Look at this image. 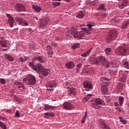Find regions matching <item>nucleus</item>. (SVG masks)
Listing matches in <instances>:
<instances>
[{
  "label": "nucleus",
  "mask_w": 129,
  "mask_h": 129,
  "mask_svg": "<svg viewBox=\"0 0 129 129\" xmlns=\"http://www.w3.org/2000/svg\"><path fill=\"white\" fill-rule=\"evenodd\" d=\"M93 26H94L93 24H89L87 25L88 28H81V30H82V31L80 32H78V31L75 27H72L69 29L68 32H67L66 36L67 37H69V36H71L72 35L75 39H82L85 37L84 32H89L90 31H91V28Z\"/></svg>",
  "instance_id": "nucleus-1"
},
{
  "label": "nucleus",
  "mask_w": 129,
  "mask_h": 129,
  "mask_svg": "<svg viewBox=\"0 0 129 129\" xmlns=\"http://www.w3.org/2000/svg\"><path fill=\"white\" fill-rule=\"evenodd\" d=\"M38 73H41L44 76H47L50 74V70L48 69H45L43 66L41 64H37Z\"/></svg>",
  "instance_id": "nucleus-2"
},
{
  "label": "nucleus",
  "mask_w": 129,
  "mask_h": 129,
  "mask_svg": "<svg viewBox=\"0 0 129 129\" xmlns=\"http://www.w3.org/2000/svg\"><path fill=\"white\" fill-rule=\"evenodd\" d=\"M24 80L26 81V85H34L36 81V77L32 75H29L27 76L26 79H24Z\"/></svg>",
  "instance_id": "nucleus-3"
},
{
  "label": "nucleus",
  "mask_w": 129,
  "mask_h": 129,
  "mask_svg": "<svg viewBox=\"0 0 129 129\" xmlns=\"http://www.w3.org/2000/svg\"><path fill=\"white\" fill-rule=\"evenodd\" d=\"M100 104L105 105V102L100 98H97L95 99V103L92 104V106L95 109H100L101 108V106L98 105H100Z\"/></svg>",
  "instance_id": "nucleus-4"
},
{
  "label": "nucleus",
  "mask_w": 129,
  "mask_h": 129,
  "mask_svg": "<svg viewBox=\"0 0 129 129\" xmlns=\"http://www.w3.org/2000/svg\"><path fill=\"white\" fill-rule=\"evenodd\" d=\"M128 49H126L122 47H119L116 50V53L118 55H125Z\"/></svg>",
  "instance_id": "nucleus-5"
},
{
  "label": "nucleus",
  "mask_w": 129,
  "mask_h": 129,
  "mask_svg": "<svg viewBox=\"0 0 129 129\" xmlns=\"http://www.w3.org/2000/svg\"><path fill=\"white\" fill-rule=\"evenodd\" d=\"M15 20L16 21V22H17V23H18V24L19 25H21V26H28L29 23H28V22H27V21L25 20V19H23V18H21L19 17H17L15 18Z\"/></svg>",
  "instance_id": "nucleus-6"
},
{
  "label": "nucleus",
  "mask_w": 129,
  "mask_h": 129,
  "mask_svg": "<svg viewBox=\"0 0 129 129\" xmlns=\"http://www.w3.org/2000/svg\"><path fill=\"white\" fill-rule=\"evenodd\" d=\"M116 37H117V32L116 31H112L108 36L107 40H108V41L115 40V39H116Z\"/></svg>",
  "instance_id": "nucleus-7"
},
{
  "label": "nucleus",
  "mask_w": 129,
  "mask_h": 129,
  "mask_svg": "<svg viewBox=\"0 0 129 129\" xmlns=\"http://www.w3.org/2000/svg\"><path fill=\"white\" fill-rule=\"evenodd\" d=\"M63 106L64 108L66 109V110H71L74 108V106L73 105L71 104V103L69 102H66L63 104Z\"/></svg>",
  "instance_id": "nucleus-8"
},
{
  "label": "nucleus",
  "mask_w": 129,
  "mask_h": 129,
  "mask_svg": "<svg viewBox=\"0 0 129 129\" xmlns=\"http://www.w3.org/2000/svg\"><path fill=\"white\" fill-rule=\"evenodd\" d=\"M15 9L18 11V12H26V8L23 4H16L15 6Z\"/></svg>",
  "instance_id": "nucleus-9"
},
{
  "label": "nucleus",
  "mask_w": 129,
  "mask_h": 129,
  "mask_svg": "<svg viewBox=\"0 0 129 129\" xmlns=\"http://www.w3.org/2000/svg\"><path fill=\"white\" fill-rule=\"evenodd\" d=\"M49 20L46 18L41 20L39 24V27L40 28H44L47 26L48 23H49Z\"/></svg>",
  "instance_id": "nucleus-10"
},
{
  "label": "nucleus",
  "mask_w": 129,
  "mask_h": 129,
  "mask_svg": "<svg viewBox=\"0 0 129 129\" xmlns=\"http://www.w3.org/2000/svg\"><path fill=\"white\" fill-rule=\"evenodd\" d=\"M7 16L8 17V22L10 24V27L13 28L14 27V23H15V19L10 14H7Z\"/></svg>",
  "instance_id": "nucleus-11"
},
{
  "label": "nucleus",
  "mask_w": 129,
  "mask_h": 129,
  "mask_svg": "<svg viewBox=\"0 0 129 129\" xmlns=\"http://www.w3.org/2000/svg\"><path fill=\"white\" fill-rule=\"evenodd\" d=\"M83 86L84 88H87L88 89H92L93 87H92V84L91 82L89 81H85L83 82Z\"/></svg>",
  "instance_id": "nucleus-12"
},
{
  "label": "nucleus",
  "mask_w": 129,
  "mask_h": 129,
  "mask_svg": "<svg viewBox=\"0 0 129 129\" xmlns=\"http://www.w3.org/2000/svg\"><path fill=\"white\" fill-rule=\"evenodd\" d=\"M32 8L35 12V13H40V12L42 10V7H40V6L33 5L32 6Z\"/></svg>",
  "instance_id": "nucleus-13"
},
{
  "label": "nucleus",
  "mask_w": 129,
  "mask_h": 129,
  "mask_svg": "<svg viewBox=\"0 0 129 129\" xmlns=\"http://www.w3.org/2000/svg\"><path fill=\"white\" fill-rule=\"evenodd\" d=\"M74 66V62L73 61H68L66 64V67L68 69H73Z\"/></svg>",
  "instance_id": "nucleus-14"
},
{
  "label": "nucleus",
  "mask_w": 129,
  "mask_h": 129,
  "mask_svg": "<svg viewBox=\"0 0 129 129\" xmlns=\"http://www.w3.org/2000/svg\"><path fill=\"white\" fill-rule=\"evenodd\" d=\"M69 94H70V95H73L75 96V95L77 94V90L75 88H70L69 91Z\"/></svg>",
  "instance_id": "nucleus-15"
},
{
  "label": "nucleus",
  "mask_w": 129,
  "mask_h": 129,
  "mask_svg": "<svg viewBox=\"0 0 129 129\" xmlns=\"http://www.w3.org/2000/svg\"><path fill=\"white\" fill-rule=\"evenodd\" d=\"M127 6V1L125 0L124 1H122L121 3H120L118 6L119 9H124L125 7Z\"/></svg>",
  "instance_id": "nucleus-16"
},
{
  "label": "nucleus",
  "mask_w": 129,
  "mask_h": 129,
  "mask_svg": "<svg viewBox=\"0 0 129 129\" xmlns=\"http://www.w3.org/2000/svg\"><path fill=\"white\" fill-rule=\"evenodd\" d=\"M97 59H98V64H99V62L102 63L106 60V59L105 58V57L102 55L97 56Z\"/></svg>",
  "instance_id": "nucleus-17"
},
{
  "label": "nucleus",
  "mask_w": 129,
  "mask_h": 129,
  "mask_svg": "<svg viewBox=\"0 0 129 129\" xmlns=\"http://www.w3.org/2000/svg\"><path fill=\"white\" fill-rule=\"evenodd\" d=\"M55 85H56L54 82H48L46 84L47 88H53V87H55Z\"/></svg>",
  "instance_id": "nucleus-18"
},
{
  "label": "nucleus",
  "mask_w": 129,
  "mask_h": 129,
  "mask_svg": "<svg viewBox=\"0 0 129 129\" xmlns=\"http://www.w3.org/2000/svg\"><path fill=\"white\" fill-rule=\"evenodd\" d=\"M4 56H5V58L6 59H7V60L8 61H10V62H12L14 60V57H13V56L11 55H9L8 54H4Z\"/></svg>",
  "instance_id": "nucleus-19"
},
{
  "label": "nucleus",
  "mask_w": 129,
  "mask_h": 129,
  "mask_svg": "<svg viewBox=\"0 0 129 129\" xmlns=\"http://www.w3.org/2000/svg\"><path fill=\"white\" fill-rule=\"evenodd\" d=\"M34 60H36L37 61H39L41 63H44L45 62V60L44 59V57L43 56H38L37 57H35Z\"/></svg>",
  "instance_id": "nucleus-20"
},
{
  "label": "nucleus",
  "mask_w": 129,
  "mask_h": 129,
  "mask_svg": "<svg viewBox=\"0 0 129 129\" xmlns=\"http://www.w3.org/2000/svg\"><path fill=\"white\" fill-rule=\"evenodd\" d=\"M107 88L105 86H102L101 89L102 94H107Z\"/></svg>",
  "instance_id": "nucleus-21"
},
{
  "label": "nucleus",
  "mask_w": 129,
  "mask_h": 129,
  "mask_svg": "<svg viewBox=\"0 0 129 129\" xmlns=\"http://www.w3.org/2000/svg\"><path fill=\"white\" fill-rule=\"evenodd\" d=\"M91 62L93 64H98V59H97V57L92 56L91 59Z\"/></svg>",
  "instance_id": "nucleus-22"
},
{
  "label": "nucleus",
  "mask_w": 129,
  "mask_h": 129,
  "mask_svg": "<svg viewBox=\"0 0 129 129\" xmlns=\"http://www.w3.org/2000/svg\"><path fill=\"white\" fill-rule=\"evenodd\" d=\"M46 51H47L48 54H53V48L50 45L47 46Z\"/></svg>",
  "instance_id": "nucleus-23"
},
{
  "label": "nucleus",
  "mask_w": 129,
  "mask_h": 129,
  "mask_svg": "<svg viewBox=\"0 0 129 129\" xmlns=\"http://www.w3.org/2000/svg\"><path fill=\"white\" fill-rule=\"evenodd\" d=\"M55 108V106H51L49 105H44V110H49L51 109H54Z\"/></svg>",
  "instance_id": "nucleus-24"
},
{
  "label": "nucleus",
  "mask_w": 129,
  "mask_h": 129,
  "mask_svg": "<svg viewBox=\"0 0 129 129\" xmlns=\"http://www.w3.org/2000/svg\"><path fill=\"white\" fill-rule=\"evenodd\" d=\"M84 13L83 11L78 12L77 15V18H79V19H82L84 17Z\"/></svg>",
  "instance_id": "nucleus-25"
},
{
  "label": "nucleus",
  "mask_w": 129,
  "mask_h": 129,
  "mask_svg": "<svg viewBox=\"0 0 129 129\" xmlns=\"http://www.w3.org/2000/svg\"><path fill=\"white\" fill-rule=\"evenodd\" d=\"M29 66H30L34 71H38V64H36V66H35L33 62H29Z\"/></svg>",
  "instance_id": "nucleus-26"
},
{
  "label": "nucleus",
  "mask_w": 129,
  "mask_h": 129,
  "mask_svg": "<svg viewBox=\"0 0 129 129\" xmlns=\"http://www.w3.org/2000/svg\"><path fill=\"white\" fill-rule=\"evenodd\" d=\"M101 83H103L104 84H108V79L106 78H101L100 79Z\"/></svg>",
  "instance_id": "nucleus-27"
},
{
  "label": "nucleus",
  "mask_w": 129,
  "mask_h": 129,
  "mask_svg": "<svg viewBox=\"0 0 129 129\" xmlns=\"http://www.w3.org/2000/svg\"><path fill=\"white\" fill-rule=\"evenodd\" d=\"M118 101L120 106H122V104H123V101H124V98L123 97L119 96L118 98Z\"/></svg>",
  "instance_id": "nucleus-28"
},
{
  "label": "nucleus",
  "mask_w": 129,
  "mask_h": 129,
  "mask_svg": "<svg viewBox=\"0 0 129 129\" xmlns=\"http://www.w3.org/2000/svg\"><path fill=\"white\" fill-rule=\"evenodd\" d=\"M101 123L102 125V127L103 129H111V128H110V127L108 125H106L105 122H101Z\"/></svg>",
  "instance_id": "nucleus-29"
},
{
  "label": "nucleus",
  "mask_w": 129,
  "mask_h": 129,
  "mask_svg": "<svg viewBox=\"0 0 129 129\" xmlns=\"http://www.w3.org/2000/svg\"><path fill=\"white\" fill-rule=\"evenodd\" d=\"M50 116H54V113L51 112V113H45L44 117L45 118H49Z\"/></svg>",
  "instance_id": "nucleus-30"
},
{
  "label": "nucleus",
  "mask_w": 129,
  "mask_h": 129,
  "mask_svg": "<svg viewBox=\"0 0 129 129\" xmlns=\"http://www.w3.org/2000/svg\"><path fill=\"white\" fill-rule=\"evenodd\" d=\"M129 24V20L124 22L122 25V29H126V27H127V25Z\"/></svg>",
  "instance_id": "nucleus-31"
},
{
  "label": "nucleus",
  "mask_w": 129,
  "mask_h": 129,
  "mask_svg": "<svg viewBox=\"0 0 129 129\" xmlns=\"http://www.w3.org/2000/svg\"><path fill=\"white\" fill-rule=\"evenodd\" d=\"M102 64L106 68H108L109 67V62H108L107 60H106L104 62L102 63Z\"/></svg>",
  "instance_id": "nucleus-32"
},
{
  "label": "nucleus",
  "mask_w": 129,
  "mask_h": 129,
  "mask_svg": "<svg viewBox=\"0 0 129 129\" xmlns=\"http://www.w3.org/2000/svg\"><path fill=\"white\" fill-rule=\"evenodd\" d=\"M126 75L124 74L120 78V80H121V82H124L125 79H126Z\"/></svg>",
  "instance_id": "nucleus-33"
},
{
  "label": "nucleus",
  "mask_w": 129,
  "mask_h": 129,
  "mask_svg": "<svg viewBox=\"0 0 129 129\" xmlns=\"http://www.w3.org/2000/svg\"><path fill=\"white\" fill-rule=\"evenodd\" d=\"M119 119H120V122H122L123 124H126L127 121L126 120L123 119L121 116H119Z\"/></svg>",
  "instance_id": "nucleus-34"
},
{
  "label": "nucleus",
  "mask_w": 129,
  "mask_h": 129,
  "mask_svg": "<svg viewBox=\"0 0 129 129\" xmlns=\"http://www.w3.org/2000/svg\"><path fill=\"white\" fill-rule=\"evenodd\" d=\"M0 127H1V128H3V129H7V125H6V124H5V123L1 121Z\"/></svg>",
  "instance_id": "nucleus-35"
},
{
  "label": "nucleus",
  "mask_w": 129,
  "mask_h": 129,
  "mask_svg": "<svg viewBox=\"0 0 129 129\" xmlns=\"http://www.w3.org/2000/svg\"><path fill=\"white\" fill-rule=\"evenodd\" d=\"M28 58H27V57H26V56H24V57H19V61H20V62H25V61H27Z\"/></svg>",
  "instance_id": "nucleus-36"
},
{
  "label": "nucleus",
  "mask_w": 129,
  "mask_h": 129,
  "mask_svg": "<svg viewBox=\"0 0 129 129\" xmlns=\"http://www.w3.org/2000/svg\"><path fill=\"white\" fill-rule=\"evenodd\" d=\"M99 10H101V11H106V9H105V7H104V5L102 4L100 5V6L98 8Z\"/></svg>",
  "instance_id": "nucleus-37"
},
{
  "label": "nucleus",
  "mask_w": 129,
  "mask_h": 129,
  "mask_svg": "<svg viewBox=\"0 0 129 129\" xmlns=\"http://www.w3.org/2000/svg\"><path fill=\"white\" fill-rule=\"evenodd\" d=\"M77 72L78 73L79 72V71H80V70L81 69V67H82V64H81V63H79L77 66Z\"/></svg>",
  "instance_id": "nucleus-38"
},
{
  "label": "nucleus",
  "mask_w": 129,
  "mask_h": 129,
  "mask_svg": "<svg viewBox=\"0 0 129 129\" xmlns=\"http://www.w3.org/2000/svg\"><path fill=\"white\" fill-rule=\"evenodd\" d=\"M1 45L2 47H4L5 48H7V41H3L1 43Z\"/></svg>",
  "instance_id": "nucleus-39"
},
{
  "label": "nucleus",
  "mask_w": 129,
  "mask_h": 129,
  "mask_svg": "<svg viewBox=\"0 0 129 129\" xmlns=\"http://www.w3.org/2000/svg\"><path fill=\"white\" fill-rule=\"evenodd\" d=\"M80 46V44H79V43H76L74 44L72 46V48L73 49H77V48H79V46Z\"/></svg>",
  "instance_id": "nucleus-40"
},
{
  "label": "nucleus",
  "mask_w": 129,
  "mask_h": 129,
  "mask_svg": "<svg viewBox=\"0 0 129 129\" xmlns=\"http://www.w3.org/2000/svg\"><path fill=\"white\" fill-rule=\"evenodd\" d=\"M111 51V49H110V48H106L105 50V53L107 54L108 55H109V53H110Z\"/></svg>",
  "instance_id": "nucleus-41"
},
{
  "label": "nucleus",
  "mask_w": 129,
  "mask_h": 129,
  "mask_svg": "<svg viewBox=\"0 0 129 129\" xmlns=\"http://www.w3.org/2000/svg\"><path fill=\"white\" fill-rule=\"evenodd\" d=\"M123 65L124 66L125 68H127V69H129L128 62H127V61L124 62L123 63Z\"/></svg>",
  "instance_id": "nucleus-42"
},
{
  "label": "nucleus",
  "mask_w": 129,
  "mask_h": 129,
  "mask_svg": "<svg viewBox=\"0 0 129 129\" xmlns=\"http://www.w3.org/2000/svg\"><path fill=\"white\" fill-rule=\"evenodd\" d=\"M61 5V3L60 2H53L52 3V6L54 7H57V6H60Z\"/></svg>",
  "instance_id": "nucleus-43"
},
{
  "label": "nucleus",
  "mask_w": 129,
  "mask_h": 129,
  "mask_svg": "<svg viewBox=\"0 0 129 129\" xmlns=\"http://www.w3.org/2000/svg\"><path fill=\"white\" fill-rule=\"evenodd\" d=\"M115 109H116L117 111H119V112H122V108L120 107H116L115 108Z\"/></svg>",
  "instance_id": "nucleus-44"
},
{
  "label": "nucleus",
  "mask_w": 129,
  "mask_h": 129,
  "mask_svg": "<svg viewBox=\"0 0 129 129\" xmlns=\"http://www.w3.org/2000/svg\"><path fill=\"white\" fill-rule=\"evenodd\" d=\"M91 96H92V95L91 94H88L86 97L85 98H84L83 99H85L86 101H87V100H88V99H89L90 97H91Z\"/></svg>",
  "instance_id": "nucleus-45"
},
{
  "label": "nucleus",
  "mask_w": 129,
  "mask_h": 129,
  "mask_svg": "<svg viewBox=\"0 0 129 129\" xmlns=\"http://www.w3.org/2000/svg\"><path fill=\"white\" fill-rule=\"evenodd\" d=\"M15 117L16 116V117H18V118H19V117H20V111H19V110H17L15 112Z\"/></svg>",
  "instance_id": "nucleus-46"
},
{
  "label": "nucleus",
  "mask_w": 129,
  "mask_h": 129,
  "mask_svg": "<svg viewBox=\"0 0 129 129\" xmlns=\"http://www.w3.org/2000/svg\"><path fill=\"white\" fill-rule=\"evenodd\" d=\"M0 83H2V84H5L6 80H5V79H0Z\"/></svg>",
  "instance_id": "nucleus-47"
},
{
  "label": "nucleus",
  "mask_w": 129,
  "mask_h": 129,
  "mask_svg": "<svg viewBox=\"0 0 129 129\" xmlns=\"http://www.w3.org/2000/svg\"><path fill=\"white\" fill-rule=\"evenodd\" d=\"M81 56L82 57H87V56H89V55L87 52H86L85 53H83V54H81Z\"/></svg>",
  "instance_id": "nucleus-48"
},
{
  "label": "nucleus",
  "mask_w": 129,
  "mask_h": 129,
  "mask_svg": "<svg viewBox=\"0 0 129 129\" xmlns=\"http://www.w3.org/2000/svg\"><path fill=\"white\" fill-rule=\"evenodd\" d=\"M87 116V113L85 112L84 116L83 117V119H86Z\"/></svg>",
  "instance_id": "nucleus-49"
},
{
  "label": "nucleus",
  "mask_w": 129,
  "mask_h": 129,
  "mask_svg": "<svg viewBox=\"0 0 129 129\" xmlns=\"http://www.w3.org/2000/svg\"><path fill=\"white\" fill-rule=\"evenodd\" d=\"M18 88H23V89H24V88H25V87H24V85H23V84H22L20 86H18Z\"/></svg>",
  "instance_id": "nucleus-50"
},
{
  "label": "nucleus",
  "mask_w": 129,
  "mask_h": 129,
  "mask_svg": "<svg viewBox=\"0 0 129 129\" xmlns=\"http://www.w3.org/2000/svg\"><path fill=\"white\" fill-rule=\"evenodd\" d=\"M22 84H23V83L20 82L16 83V85H19V86H20V85H22Z\"/></svg>",
  "instance_id": "nucleus-51"
},
{
  "label": "nucleus",
  "mask_w": 129,
  "mask_h": 129,
  "mask_svg": "<svg viewBox=\"0 0 129 129\" xmlns=\"http://www.w3.org/2000/svg\"><path fill=\"white\" fill-rule=\"evenodd\" d=\"M52 46L53 47H54V48H57V44H56L55 43H52Z\"/></svg>",
  "instance_id": "nucleus-52"
},
{
  "label": "nucleus",
  "mask_w": 129,
  "mask_h": 129,
  "mask_svg": "<svg viewBox=\"0 0 129 129\" xmlns=\"http://www.w3.org/2000/svg\"><path fill=\"white\" fill-rule=\"evenodd\" d=\"M92 50V48H91L90 50H88L86 53H88V55H89V53H90V52H91V50Z\"/></svg>",
  "instance_id": "nucleus-53"
},
{
  "label": "nucleus",
  "mask_w": 129,
  "mask_h": 129,
  "mask_svg": "<svg viewBox=\"0 0 129 129\" xmlns=\"http://www.w3.org/2000/svg\"><path fill=\"white\" fill-rule=\"evenodd\" d=\"M114 106H118V103L117 102H115L114 103Z\"/></svg>",
  "instance_id": "nucleus-54"
},
{
  "label": "nucleus",
  "mask_w": 129,
  "mask_h": 129,
  "mask_svg": "<svg viewBox=\"0 0 129 129\" xmlns=\"http://www.w3.org/2000/svg\"><path fill=\"white\" fill-rule=\"evenodd\" d=\"M85 122V119L82 118V123H84Z\"/></svg>",
  "instance_id": "nucleus-55"
},
{
  "label": "nucleus",
  "mask_w": 129,
  "mask_h": 129,
  "mask_svg": "<svg viewBox=\"0 0 129 129\" xmlns=\"http://www.w3.org/2000/svg\"><path fill=\"white\" fill-rule=\"evenodd\" d=\"M7 112H9V113H10V112H12V110H7Z\"/></svg>",
  "instance_id": "nucleus-56"
},
{
  "label": "nucleus",
  "mask_w": 129,
  "mask_h": 129,
  "mask_svg": "<svg viewBox=\"0 0 129 129\" xmlns=\"http://www.w3.org/2000/svg\"><path fill=\"white\" fill-rule=\"evenodd\" d=\"M52 54L53 53H48V57H52Z\"/></svg>",
  "instance_id": "nucleus-57"
},
{
  "label": "nucleus",
  "mask_w": 129,
  "mask_h": 129,
  "mask_svg": "<svg viewBox=\"0 0 129 129\" xmlns=\"http://www.w3.org/2000/svg\"><path fill=\"white\" fill-rule=\"evenodd\" d=\"M66 84H67V86H69V82H67Z\"/></svg>",
  "instance_id": "nucleus-58"
},
{
  "label": "nucleus",
  "mask_w": 129,
  "mask_h": 129,
  "mask_svg": "<svg viewBox=\"0 0 129 129\" xmlns=\"http://www.w3.org/2000/svg\"><path fill=\"white\" fill-rule=\"evenodd\" d=\"M53 1L61 2V0H52Z\"/></svg>",
  "instance_id": "nucleus-59"
},
{
  "label": "nucleus",
  "mask_w": 129,
  "mask_h": 129,
  "mask_svg": "<svg viewBox=\"0 0 129 129\" xmlns=\"http://www.w3.org/2000/svg\"><path fill=\"white\" fill-rule=\"evenodd\" d=\"M125 72H126V73H128V71H125Z\"/></svg>",
  "instance_id": "nucleus-60"
},
{
  "label": "nucleus",
  "mask_w": 129,
  "mask_h": 129,
  "mask_svg": "<svg viewBox=\"0 0 129 129\" xmlns=\"http://www.w3.org/2000/svg\"><path fill=\"white\" fill-rule=\"evenodd\" d=\"M3 51H7V49H3Z\"/></svg>",
  "instance_id": "nucleus-61"
},
{
  "label": "nucleus",
  "mask_w": 129,
  "mask_h": 129,
  "mask_svg": "<svg viewBox=\"0 0 129 129\" xmlns=\"http://www.w3.org/2000/svg\"><path fill=\"white\" fill-rule=\"evenodd\" d=\"M128 38H129V33H128V34L127 35Z\"/></svg>",
  "instance_id": "nucleus-62"
},
{
  "label": "nucleus",
  "mask_w": 129,
  "mask_h": 129,
  "mask_svg": "<svg viewBox=\"0 0 129 129\" xmlns=\"http://www.w3.org/2000/svg\"><path fill=\"white\" fill-rule=\"evenodd\" d=\"M66 2H69V0H65Z\"/></svg>",
  "instance_id": "nucleus-63"
},
{
  "label": "nucleus",
  "mask_w": 129,
  "mask_h": 129,
  "mask_svg": "<svg viewBox=\"0 0 129 129\" xmlns=\"http://www.w3.org/2000/svg\"><path fill=\"white\" fill-rule=\"evenodd\" d=\"M2 120H5V118H2Z\"/></svg>",
  "instance_id": "nucleus-64"
}]
</instances>
